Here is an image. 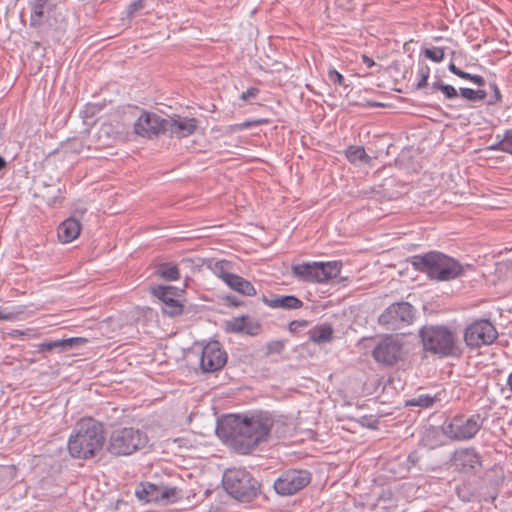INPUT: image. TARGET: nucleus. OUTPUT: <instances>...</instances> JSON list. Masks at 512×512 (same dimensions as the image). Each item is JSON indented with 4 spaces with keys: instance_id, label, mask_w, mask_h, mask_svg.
I'll list each match as a JSON object with an SVG mask.
<instances>
[{
    "instance_id": "nucleus-1",
    "label": "nucleus",
    "mask_w": 512,
    "mask_h": 512,
    "mask_svg": "<svg viewBox=\"0 0 512 512\" xmlns=\"http://www.w3.org/2000/svg\"><path fill=\"white\" fill-rule=\"evenodd\" d=\"M273 425L274 419L267 412L250 416L229 415L218 425L216 431L232 448L246 454L267 440Z\"/></svg>"
},
{
    "instance_id": "nucleus-2",
    "label": "nucleus",
    "mask_w": 512,
    "mask_h": 512,
    "mask_svg": "<svg viewBox=\"0 0 512 512\" xmlns=\"http://www.w3.org/2000/svg\"><path fill=\"white\" fill-rule=\"evenodd\" d=\"M104 442L103 425L93 418H82L69 437L68 450L73 458L89 459L102 449Z\"/></svg>"
},
{
    "instance_id": "nucleus-3",
    "label": "nucleus",
    "mask_w": 512,
    "mask_h": 512,
    "mask_svg": "<svg viewBox=\"0 0 512 512\" xmlns=\"http://www.w3.org/2000/svg\"><path fill=\"white\" fill-rule=\"evenodd\" d=\"M410 263L416 271L439 282L451 281L464 274V267L458 260L436 250L414 255Z\"/></svg>"
},
{
    "instance_id": "nucleus-4",
    "label": "nucleus",
    "mask_w": 512,
    "mask_h": 512,
    "mask_svg": "<svg viewBox=\"0 0 512 512\" xmlns=\"http://www.w3.org/2000/svg\"><path fill=\"white\" fill-rule=\"evenodd\" d=\"M423 349L440 358L460 356L457 334L445 325H426L419 330Z\"/></svg>"
},
{
    "instance_id": "nucleus-5",
    "label": "nucleus",
    "mask_w": 512,
    "mask_h": 512,
    "mask_svg": "<svg viewBox=\"0 0 512 512\" xmlns=\"http://www.w3.org/2000/svg\"><path fill=\"white\" fill-rule=\"evenodd\" d=\"M225 491L241 503H250L261 492V484L253 475L243 468L227 469L222 478Z\"/></svg>"
},
{
    "instance_id": "nucleus-6",
    "label": "nucleus",
    "mask_w": 512,
    "mask_h": 512,
    "mask_svg": "<svg viewBox=\"0 0 512 512\" xmlns=\"http://www.w3.org/2000/svg\"><path fill=\"white\" fill-rule=\"evenodd\" d=\"M484 420L479 413L470 416L456 414L444 422L442 432L452 441H469L481 430Z\"/></svg>"
},
{
    "instance_id": "nucleus-7",
    "label": "nucleus",
    "mask_w": 512,
    "mask_h": 512,
    "mask_svg": "<svg viewBox=\"0 0 512 512\" xmlns=\"http://www.w3.org/2000/svg\"><path fill=\"white\" fill-rule=\"evenodd\" d=\"M450 467L460 475L476 476L483 467V457L473 446L455 449L448 461Z\"/></svg>"
},
{
    "instance_id": "nucleus-8",
    "label": "nucleus",
    "mask_w": 512,
    "mask_h": 512,
    "mask_svg": "<svg viewBox=\"0 0 512 512\" xmlns=\"http://www.w3.org/2000/svg\"><path fill=\"white\" fill-rule=\"evenodd\" d=\"M312 474L306 469H287L274 481L273 488L280 496H291L310 484Z\"/></svg>"
},
{
    "instance_id": "nucleus-9",
    "label": "nucleus",
    "mask_w": 512,
    "mask_h": 512,
    "mask_svg": "<svg viewBox=\"0 0 512 512\" xmlns=\"http://www.w3.org/2000/svg\"><path fill=\"white\" fill-rule=\"evenodd\" d=\"M497 337L498 332L488 319L474 320L465 328L463 335L464 342L470 349L491 345Z\"/></svg>"
},
{
    "instance_id": "nucleus-10",
    "label": "nucleus",
    "mask_w": 512,
    "mask_h": 512,
    "mask_svg": "<svg viewBox=\"0 0 512 512\" xmlns=\"http://www.w3.org/2000/svg\"><path fill=\"white\" fill-rule=\"evenodd\" d=\"M372 356L377 363L392 367L404 358L403 343L393 335H386L374 347Z\"/></svg>"
},
{
    "instance_id": "nucleus-11",
    "label": "nucleus",
    "mask_w": 512,
    "mask_h": 512,
    "mask_svg": "<svg viewBox=\"0 0 512 512\" xmlns=\"http://www.w3.org/2000/svg\"><path fill=\"white\" fill-rule=\"evenodd\" d=\"M414 311V307L409 302L393 303L379 316V323L388 329H400L413 322Z\"/></svg>"
},
{
    "instance_id": "nucleus-12",
    "label": "nucleus",
    "mask_w": 512,
    "mask_h": 512,
    "mask_svg": "<svg viewBox=\"0 0 512 512\" xmlns=\"http://www.w3.org/2000/svg\"><path fill=\"white\" fill-rule=\"evenodd\" d=\"M228 355L223 345L217 341L206 343L201 352L200 369L203 373L220 371L227 363Z\"/></svg>"
},
{
    "instance_id": "nucleus-13",
    "label": "nucleus",
    "mask_w": 512,
    "mask_h": 512,
    "mask_svg": "<svg viewBox=\"0 0 512 512\" xmlns=\"http://www.w3.org/2000/svg\"><path fill=\"white\" fill-rule=\"evenodd\" d=\"M183 291L174 286H157L153 294L161 301V311L164 315L175 317L183 313V304L179 297Z\"/></svg>"
},
{
    "instance_id": "nucleus-14",
    "label": "nucleus",
    "mask_w": 512,
    "mask_h": 512,
    "mask_svg": "<svg viewBox=\"0 0 512 512\" xmlns=\"http://www.w3.org/2000/svg\"><path fill=\"white\" fill-rule=\"evenodd\" d=\"M165 123L166 119L158 114L142 111L134 123V133L148 139L158 137L160 134H165Z\"/></svg>"
},
{
    "instance_id": "nucleus-15",
    "label": "nucleus",
    "mask_w": 512,
    "mask_h": 512,
    "mask_svg": "<svg viewBox=\"0 0 512 512\" xmlns=\"http://www.w3.org/2000/svg\"><path fill=\"white\" fill-rule=\"evenodd\" d=\"M199 121L192 117H181L166 119L165 133L169 132L171 137L179 139L186 138L195 133Z\"/></svg>"
},
{
    "instance_id": "nucleus-16",
    "label": "nucleus",
    "mask_w": 512,
    "mask_h": 512,
    "mask_svg": "<svg viewBox=\"0 0 512 512\" xmlns=\"http://www.w3.org/2000/svg\"><path fill=\"white\" fill-rule=\"evenodd\" d=\"M29 6L31 10L29 24L32 28H40L49 21L57 4L55 0H32Z\"/></svg>"
},
{
    "instance_id": "nucleus-17",
    "label": "nucleus",
    "mask_w": 512,
    "mask_h": 512,
    "mask_svg": "<svg viewBox=\"0 0 512 512\" xmlns=\"http://www.w3.org/2000/svg\"><path fill=\"white\" fill-rule=\"evenodd\" d=\"M226 331L230 333H243L249 336H257L262 331V325L258 320L243 315L234 317L226 322Z\"/></svg>"
},
{
    "instance_id": "nucleus-18",
    "label": "nucleus",
    "mask_w": 512,
    "mask_h": 512,
    "mask_svg": "<svg viewBox=\"0 0 512 512\" xmlns=\"http://www.w3.org/2000/svg\"><path fill=\"white\" fill-rule=\"evenodd\" d=\"M63 188L64 186L61 185L59 180L53 183L43 181L37 188L36 196L42 198L47 205L56 207L60 205L64 199Z\"/></svg>"
},
{
    "instance_id": "nucleus-19",
    "label": "nucleus",
    "mask_w": 512,
    "mask_h": 512,
    "mask_svg": "<svg viewBox=\"0 0 512 512\" xmlns=\"http://www.w3.org/2000/svg\"><path fill=\"white\" fill-rule=\"evenodd\" d=\"M88 340L83 337H71L67 339L49 340L38 344L39 352H51L58 349L60 352L71 350L75 347L87 343Z\"/></svg>"
},
{
    "instance_id": "nucleus-20",
    "label": "nucleus",
    "mask_w": 512,
    "mask_h": 512,
    "mask_svg": "<svg viewBox=\"0 0 512 512\" xmlns=\"http://www.w3.org/2000/svg\"><path fill=\"white\" fill-rule=\"evenodd\" d=\"M263 302L271 308H281L284 310H296L303 307V301L295 295H263Z\"/></svg>"
},
{
    "instance_id": "nucleus-21",
    "label": "nucleus",
    "mask_w": 512,
    "mask_h": 512,
    "mask_svg": "<svg viewBox=\"0 0 512 512\" xmlns=\"http://www.w3.org/2000/svg\"><path fill=\"white\" fill-rule=\"evenodd\" d=\"M220 277L231 289L243 295L253 296L256 294L252 283L237 274L222 272Z\"/></svg>"
},
{
    "instance_id": "nucleus-22",
    "label": "nucleus",
    "mask_w": 512,
    "mask_h": 512,
    "mask_svg": "<svg viewBox=\"0 0 512 512\" xmlns=\"http://www.w3.org/2000/svg\"><path fill=\"white\" fill-rule=\"evenodd\" d=\"M108 451L114 455H128V432L126 427H118L112 432Z\"/></svg>"
},
{
    "instance_id": "nucleus-23",
    "label": "nucleus",
    "mask_w": 512,
    "mask_h": 512,
    "mask_svg": "<svg viewBox=\"0 0 512 512\" xmlns=\"http://www.w3.org/2000/svg\"><path fill=\"white\" fill-rule=\"evenodd\" d=\"M291 272L299 281L319 283L317 262H303L293 265Z\"/></svg>"
},
{
    "instance_id": "nucleus-24",
    "label": "nucleus",
    "mask_w": 512,
    "mask_h": 512,
    "mask_svg": "<svg viewBox=\"0 0 512 512\" xmlns=\"http://www.w3.org/2000/svg\"><path fill=\"white\" fill-rule=\"evenodd\" d=\"M81 231V224L74 218L64 220L57 229L58 239L62 243H69L75 240Z\"/></svg>"
},
{
    "instance_id": "nucleus-25",
    "label": "nucleus",
    "mask_w": 512,
    "mask_h": 512,
    "mask_svg": "<svg viewBox=\"0 0 512 512\" xmlns=\"http://www.w3.org/2000/svg\"><path fill=\"white\" fill-rule=\"evenodd\" d=\"M319 283H326L339 276L342 269L341 261L317 262Z\"/></svg>"
},
{
    "instance_id": "nucleus-26",
    "label": "nucleus",
    "mask_w": 512,
    "mask_h": 512,
    "mask_svg": "<svg viewBox=\"0 0 512 512\" xmlns=\"http://www.w3.org/2000/svg\"><path fill=\"white\" fill-rule=\"evenodd\" d=\"M334 330L330 323H322L314 326L308 331L309 340L316 344L331 342Z\"/></svg>"
},
{
    "instance_id": "nucleus-27",
    "label": "nucleus",
    "mask_w": 512,
    "mask_h": 512,
    "mask_svg": "<svg viewBox=\"0 0 512 512\" xmlns=\"http://www.w3.org/2000/svg\"><path fill=\"white\" fill-rule=\"evenodd\" d=\"M119 136V131L115 130L112 123H103L96 133L95 148H104L111 146V140Z\"/></svg>"
},
{
    "instance_id": "nucleus-28",
    "label": "nucleus",
    "mask_w": 512,
    "mask_h": 512,
    "mask_svg": "<svg viewBox=\"0 0 512 512\" xmlns=\"http://www.w3.org/2000/svg\"><path fill=\"white\" fill-rule=\"evenodd\" d=\"M159 486L152 483H140L135 490L136 497L144 502L159 501Z\"/></svg>"
},
{
    "instance_id": "nucleus-29",
    "label": "nucleus",
    "mask_w": 512,
    "mask_h": 512,
    "mask_svg": "<svg viewBox=\"0 0 512 512\" xmlns=\"http://www.w3.org/2000/svg\"><path fill=\"white\" fill-rule=\"evenodd\" d=\"M345 156L351 163L360 161L368 164L371 161V157L366 153L363 146H348L345 150Z\"/></svg>"
},
{
    "instance_id": "nucleus-30",
    "label": "nucleus",
    "mask_w": 512,
    "mask_h": 512,
    "mask_svg": "<svg viewBox=\"0 0 512 512\" xmlns=\"http://www.w3.org/2000/svg\"><path fill=\"white\" fill-rule=\"evenodd\" d=\"M149 438L146 433L139 429L133 430L130 428V454L134 451H138L147 447Z\"/></svg>"
},
{
    "instance_id": "nucleus-31",
    "label": "nucleus",
    "mask_w": 512,
    "mask_h": 512,
    "mask_svg": "<svg viewBox=\"0 0 512 512\" xmlns=\"http://www.w3.org/2000/svg\"><path fill=\"white\" fill-rule=\"evenodd\" d=\"M383 512L396 511L398 504L391 490L383 491L376 504Z\"/></svg>"
},
{
    "instance_id": "nucleus-32",
    "label": "nucleus",
    "mask_w": 512,
    "mask_h": 512,
    "mask_svg": "<svg viewBox=\"0 0 512 512\" xmlns=\"http://www.w3.org/2000/svg\"><path fill=\"white\" fill-rule=\"evenodd\" d=\"M157 273L160 277L168 281H175L180 278L178 266L172 263L159 264L157 267Z\"/></svg>"
},
{
    "instance_id": "nucleus-33",
    "label": "nucleus",
    "mask_w": 512,
    "mask_h": 512,
    "mask_svg": "<svg viewBox=\"0 0 512 512\" xmlns=\"http://www.w3.org/2000/svg\"><path fill=\"white\" fill-rule=\"evenodd\" d=\"M159 501L175 503L182 499V490L177 487L159 486Z\"/></svg>"
},
{
    "instance_id": "nucleus-34",
    "label": "nucleus",
    "mask_w": 512,
    "mask_h": 512,
    "mask_svg": "<svg viewBox=\"0 0 512 512\" xmlns=\"http://www.w3.org/2000/svg\"><path fill=\"white\" fill-rule=\"evenodd\" d=\"M100 110L97 105L86 104L84 109L81 111L80 116L83 119V123L86 126V131L89 130L96 123V113Z\"/></svg>"
},
{
    "instance_id": "nucleus-35",
    "label": "nucleus",
    "mask_w": 512,
    "mask_h": 512,
    "mask_svg": "<svg viewBox=\"0 0 512 512\" xmlns=\"http://www.w3.org/2000/svg\"><path fill=\"white\" fill-rule=\"evenodd\" d=\"M437 397L430 394H421L415 398L406 401V406H419L421 408H429L436 402Z\"/></svg>"
},
{
    "instance_id": "nucleus-36",
    "label": "nucleus",
    "mask_w": 512,
    "mask_h": 512,
    "mask_svg": "<svg viewBox=\"0 0 512 512\" xmlns=\"http://www.w3.org/2000/svg\"><path fill=\"white\" fill-rule=\"evenodd\" d=\"M422 53L427 59L435 63L442 62L445 57V49L442 47L425 48Z\"/></svg>"
},
{
    "instance_id": "nucleus-37",
    "label": "nucleus",
    "mask_w": 512,
    "mask_h": 512,
    "mask_svg": "<svg viewBox=\"0 0 512 512\" xmlns=\"http://www.w3.org/2000/svg\"><path fill=\"white\" fill-rule=\"evenodd\" d=\"M286 340H273L266 344L265 356L279 355L283 352L286 346Z\"/></svg>"
},
{
    "instance_id": "nucleus-38",
    "label": "nucleus",
    "mask_w": 512,
    "mask_h": 512,
    "mask_svg": "<svg viewBox=\"0 0 512 512\" xmlns=\"http://www.w3.org/2000/svg\"><path fill=\"white\" fill-rule=\"evenodd\" d=\"M154 0H135L130 3V16L136 12H140L142 10H146L148 12V8L151 7Z\"/></svg>"
},
{
    "instance_id": "nucleus-39",
    "label": "nucleus",
    "mask_w": 512,
    "mask_h": 512,
    "mask_svg": "<svg viewBox=\"0 0 512 512\" xmlns=\"http://www.w3.org/2000/svg\"><path fill=\"white\" fill-rule=\"evenodd\" d=\"M456 493L458 497L465 501V502H471L474 501L476 498V494L473 491H470L466 485L457 486L456 487Z\"/></svg>"
},
{
    "instance_id": "nucleus-40",
    "label": "nucleus",
    "mask_w": 512,
    "mask_h": 512,
    "mask_svg": "<svg viewBox=\"0 0 512 512\" xmlns=\"http://www.w3.org/2000/svg\"><path fill=\"white\" fill-rule=\"evenodd\" d=\"M418 74L420 76V80L416 84V89H422L428 85L430 68L427 65H423L419 68Z\"/></svg>"
},
{
    "instance_id": "nucleus-41",
    "label": "nucleus",
    "mask_w": 512,
    "mask_h": 512,
    "mask_svg": "<svg viewBox=\"0 0 512 512\" xmlns=\"http://www.w3.org/2000/svg\"><path fill=\"white\" fill-rule=\"evenodd\" d=\"M489 86L493 92V95L487 101V105H489V106L499 105L502 102V94L500 92L498 85L495 82H492L489 84Z\"/></svg>"
},
{
    "instance_id": "nucleus-42",
    "label": "nucleus",
    "mask_w": 512,
    "mask_h": 512,
    "mask_svg": "<svg viewBox=\"0 0 512 512\" xmlns=\"http://www.w3.org/2000/svg\"><path fill=\"white\" fill-rule=\"evenodd\" d=\"M328 79L335 85L347 87L343 75L336 69H330L328 71Z\"/></svg>"
},
{
    "instance_id": "nucleus-43",
    "label": "nucleus",
    "mask_w": 512,
    "mask_h": 512,
    "mask_svg": "<svg viewBox=\"0 0 512 512\" xmlns=\"http://www.w3.org/2000/svg\"><path fill=\"white\" fill-rule=\"evenodd\" d=\"M420 458L421 457H420L419 453L416 450L412 451L407 456V463H408V465H407L406 471H409L412 467H415L418 464V462L420 461Z\"/></svg>"
},
{
    "instance_id": "nucleus-44",
    "label": "nucleus",
    "mask_w": 512,
    "mask_h": 512,
    "mask_svg": "<svg viewBox=\"0 0 512 512\" xmlns=\"http://www.w3.org/2000/svg\"><path fill=\"white\" fill-rule=\"evenodd\" d=\"M309 325L308 320H293L288 324V329L291 333H295L299 328H303Z\"/></svg>"
},
{
    "instance_id": "nucleus-45",
    "label": "nucleus",
    "mask_w": 512,
    "mask_h": 512,
    "mask_svg": "<svg viewBox=\"0 0 512 512\" xmlns=\"http://www.w3.org/2000/svg\"><path fill=\"white\" fill-rule=\"evenodd\" d=\"M440 91L445 95L446 98L452 99L458 96L457 90L449 84H445L440 87Z\"/></svg>"
},
{
    "instance_id": "nucleus-46",
    "label": "nucleus",
    "mask_w": 512,
    "mask_h": 512,
    "mask_svg": "<svg viewBox=\"0 0 512 512\" xmlns=\"http://www.w3.org/2000/svg\"><path fill=\"white\" fill-rule=\"evenodd\" d=\"M486 150L502 151V152L507 153L504 136L501 139H499V141H497L496 143L491 144L488 147H486Z\"/></svg>"
},
{
    "instance_id": "nucleus-47",
    "label": "nucleus",
    "mask_w": 512,
    "mask_h": 512,
    "mask_svg": "<svg viewBox=\"0 0 512 512\" xmlns=\"http://www.w3.org/2000/svg\"><path fill=\"white\" fill-rule=\"evenodd\" d=\"M259 94V89L256 87H250L246 91L242 92L240 95V99L242 101H247L249 98H254Z\"/></svg>"
},
{
    "instance_id": "nucleus-48",
    "label": "nucleus",
    "mask_w": 512,
    "mask_h": 512,
    "mask_svg": "<svg viewBox=\"0 0 512 512\" xmlns=\"http://www.w3.org/2000/svg\"><path fill=\"white\" fill-rule=\"evenodd\" d=\"M459 92H460V95L469 100V101H472L474 102L475 101V90L474 89H471V88H460L459 89Z\"/></svg>"
},
{
    "instance_id": "nucleus-49",
    "label": "nucleus",
    "mask_w": 512,
    "mask_h": 512,
    "mask_svg": "<svg viewBox=\"0 0 512 512\" xmlns=\"http://www.w3.org/2000/svg\"><path fill=\"white\" fill-rule=\"evenodd\" d=\"M504 138H505L507 153L512 155V129H508L505 131Z\"/></svg>"
},
{
    "instance_id": "nucleus-50",
    "label": "nucleus",
    "mask_w": 512,
    "mask_h": 512,
    "mask_svg": "<svg viewBox=\"0 0 512 512\" xmlns=\"http://www.w3.org/2000/svg\"><path fill=\"white\" fill-rule=\"evenodd\" d=\"M69 146L71 147V149H72L74 152L82 153L83 145H82V143H81L80 141H78L77 139L72 140V141L69 143Z\"/></svg>"
},
{
    "instance_id": "nucleus-51",
    "label": "nucleus",
    "mask_w": 512,
    "mask_h": 512,
    "mask_svg": "<svg viewBox=\"0 0 512 512\" xmlns=\"http://www.w3.org/2000/svg\"><path fill=\"white\" fill-rule=\"evenodd\" d=\"M251 127H255L254 120H247L235 125V128L238 130L248 129Z\"/></svg>"
},
{
    "instance_id": "nucleus-52",
    "label": "nucleus",
    "mask_w": 512,
    "mask_h": 512,
    "mask_svg": "<svg viewBox=\"0 0 512 512\" xmlns=\"http://www.w3.org/2000/svg\"><path fill=\"white\" fill-rule=\"evenodd\" d=\"M471 82L478 86H484L485 85V79L481 75L473 74L471 78Z\"/></svg>"
},
{
    "instance_id": "nucleus-53",
    "label": "nucleus",
    "mask_w": 512,
    "mask_h": 512,
    "mask_svg": "<svg viewBox=\"0 0 512 512\" xmlns=\"http://www.w3.org/2000/svg\"><path fill=\"white\" fill-rule=\"evenodd\" d=\"M226 301L229 305L238 307L242 304L241 301H239L235 296H227Z\"/></svg>"
},
{
    "instance_id": "nucleus-54",
    "label": "nucleus",
    "mask_w": 512,
    "mask_h": 512,
    "mask_svg": "<svg viewBox=\"0 0 512 512\" xmlns=\"http://www.w3.org/2000/svg\"><path fill=\"white\" fill-rule=\"evenodd\" d=\"M362 62L368 67V68H371L373 66H375V61L370 58L369 56L367 55H362Z\"/></svg>"
},
{
    "instance_id": "nucleus-55",
    "label": "nucleus",
    "mask_w": 512,
    "mask_h": 512,
    "mask_svg": "<svg viewBox=\"0 0 512 512\" xmlns=\"http://www.w3.org/2000/svg\"><path fill=\"white\" fill-rule=\"evenodd\" d=\"M363 107H385L386 105L377 101H366L362 104Z\"/></svg>"
},
{
    "instance_id": "nucleus-56",
    "label": "nucleus",
    "mask_w": 512,
    "mask_h": 512,
    "mask_svg": "<svg viewBox=\"0 0 512 512\" xmlns=\"http://www.w3.org/2000/svg\"><path fill=\"white\" fill-rule=\"evenodd\" d=\"M475 101L484 100L487 97V92L485 90L479 89L475 90Z\"/></svg>"
},
{
    "instance_id": "nucleus-57",
    "label": "nucleus",
    "mask_w": 512,
    "mask_h": 512,
    "mask_svg": "<svg viewBox=\"0 0 512 512\" xmlns=\"http://www.w3.org/2000/svg\"><path fill=\"white\" fill-rule=\"evenodd\" d=\"M255 126L265 125L270 123V119L268 118H259V119H253Z\"/></svg>"
},
{
    "instance_id": "nucleus-58",
    "label": "nucleus",
    "mask_w": 512,
    "mask_h": 512,
    "mask_svg": "<svg viewBox=\"0 0 512 512\" xmlns=\"http://www.w3.org/2000/svg\"><path fill=\"white\" fill-rule=\"evenodd\" d=\"M472 75H473V74H470V73H468V72H465V71H463V70H460L457 76H458V77H460V78H462V79H464V80H469V81H471Z\"/></svg>"
},
{
    "instance_id": "nucleus-59",
    "label": "nucleus",
    "mask_w": 512,
    "mask_h": 512,
    "mask_svg": "<svg viewBox=\"0 0 512 512\" xmlns=\"http://www.w3.org/2000/svg\"><path fill=\"white\" fill-rule=\"evenodd\" d=\"M12 313H5L3 309L0 308V320H11Z\"/></svg>"
},
{
    "instance_id": "nucleus-60",
    "label": "nucleus",
    "mask_w": 512,
    "mask_h": 512,
    "mask_svg": "<svg viewBox=\"0 0 512 512\" xmlns=\"http://www.w3.org/2000/svg\"><path fill=\"white\" fill-rule=\"evenodd\" d=\"M448 69L451 73H453L454 75H458L459 71L461 70L460 68H458L453 62H451L448 66Z\"/></svg>"
},
{
    "instance_id": "nucleus-61",
    "label": "nucleus",
    "mask_w": 512,
    "mask_h": 512,
    "mask_svg": "<svg viewBox=\"0 0 512 512\" xmlns=\"http://www.w3.org/2000/svg\"><path fill=\"white\" fill-rule=\"evenodd\" d=\"M507 387H508L509 391L512 393V370L507 378Z\"/></svg>"
},
{
    "instance_id": "nucleus-62",
    "label": "nucleus",
    "mask_w": 512,
    "mask_h": 512,
    "mask_svg": "<svg viewBox=\"0 0 512 512\" xmlns=\"http://www.w3.org/2000/svg\"><path fill=\"white\" fill-rule=\"evenodd\" d=\"M444 85H445V84H444V83H442L441 81H437V82H434V83L432 84V89H433V90H435V91H436V90H440V87H441V86H444Z\"/></svg>"
},
{
    "instance_id": "nucleus-63",
    "label": "nucleus",
    "mask_w": 512,
    "mask_h": 512,
    "mask_svg": "<svg viewBox=\"0 0 512 512\" xmlns=\"http://www.w3.org/2000/svg\"><path fill=\"white\" fill-rule=\"evenodd\" d=\"M7 166V162L6 160L4 159V157H2L0 155V171H2L3 169H5Z\"/></svg>"
},
{
    "instance_id": "nucleus-64",
    "label": "nucleus",
    "mask_w": 512,
    "mask_h": 512,
    "mask_svg": "<svg viewBox=\"0 0 512 512\" xmlns=\"http://www.w3.org/2000/svg\"><path fill=\"white\" fill-rule=\"evenodd\" d=\"M29 331H30L29 329L27 331L14 330L13 335H28Z\"/></svg>"
}]
</instances>
